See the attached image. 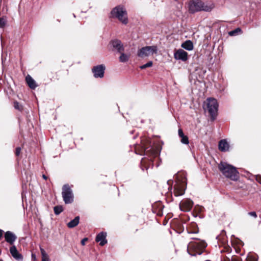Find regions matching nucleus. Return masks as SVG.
I'll return each instance as SVG.
<instances>
[{
  "label": "nucleus",
  "instance_id": "12",
  "mask_svg": "<svg viewBox=\"0 0 261 261\" xmlns=\"http://www.w3.org/2000/svg\"><path fill=\"white\" fill-rule=\"evenodd\" d=\"M106 237V232H101L97 235L95 239V241L97 242H99V244L101 246H103L107 243Z\"/></svg>",
  "mask_w": 261,
  "mask_h": 261
},
{
  "label": "nucleus",
  "instance_id": "29",
  "mask_svg": "<svg viewBox=\"0 0 261 261\" xmlns=\"http://www.w3.org/2000/svg\"><path fill=\"white\" fill-rule=\"evenodd\" d=\"M20 151H21V148L20 147H17L16 148V151H15V154L16 156H18L20 153Z\"/></svg>",
  "mask_w": 261,
  "mask_h": 261
},
{
  "label": "nucleus",
  "instance_id": "11",
  "mask_svg": "<svg viewBox=\"0 0 261 261\" xmlns=\"http://www.w3.org/2000/svg\"><path fill=\"white\" fill-rule=\"evenodd\" d=\"M176 60L186 61L188 60V53L182 49H178L174 54Z\"/></svg>",
  "mask_w": 261,
  "mask_h": 261
},
{
  "label": "nucleus",
  "instance_id": "5",
  "mask_svg": "<svg viewBox=\"0 0 261 261\" xmlns=\"http://www.w3.org/2000/svg\"><path fill=\"white\" fill-rule=\"evenodd\" d=\"M158 48L156 46H146L138 50L137 56L141 58H145L156 54Z\"/></svg>",
  "mask_w": 261,
  "mask_h": 261
},
{
  "label": "nucleus",
  "instance_id": "22",
  "mask_svg": "<svg viewBox=\"0 0 261 261\" xmlns=\"http://www.w3.org/2000/svg\"><path fill=\"white\" fill-rule=\"evenodd\" d=\"M54 212L56 215L60 214L63 211V208L62 206L58 205L56 206L54 208Z\"/></svg>",
  "mask_w": 261,
  "mask_h": 261
},
{
  "label": "nucleus",
  "instance_id": "16",
  "mask_svg": "<svg viewBox=\"0 0 261 261\" xmlns=\"http://www.w3.org/2000/svg\"><path fill=\"white\" fill-rule=\"evenodd\" d=\"M10 251L12 256L17 260H22V256L17 251L15 246H12L10 249Z\"/></svg>",
  "mask_w": 261,
  "mask_h": 261
},
{
  "label": "nucleus",
  "instance_id": "15",
  "mask_svg": "<svg viewBox=\"0 0 261 261\" xmlns=\"http://www.w3.org/2000/svg\"><path fill=\"white\" fill-rule=\"evenodd\" d=\"M229 145L226 139L221 140L219 143V149L220 151L225 152L229 150Z\"/></svg>",
  "mask_w": 261,
  "mask_h": 261
},
{
  "label": "nucleus",
  "instance_id": "6",
  "mask_svg": "<svg viewBox=\"0 0 261 261\" xmlns=\"http://www.w3.org/2000/svg\"><path fill=\"white\" fill-rule=\"evenodd\" d=\"M207 109L212 117H214L217 113L218 103L216 99L209 98L207 99Z\"/></svg>",
  "mask_w": 261,
  "mask_h": 261
},
{
  "label": "nucleus",
  "instance_id": "31",
  "mask_svg": "<svg viewBox=\"0 0 261 261\" xmlns=\"http://www.w3.org/2000/svg\"><path fill=\"white\" fill-rule=\"evenodd\" d=\"M248 214L251 216H252L254 218H256L257 217V215L256 214V213L255 212H250L248 213Z\"/></svg>",
  "mask_w": 261,
  "mask_h": 261
},
{
  "label": "nucleus",
  "instance_id": "8",
  "mask_svg": "<svg viewBox=\"0 0 261 261\" xmlns=\"http://www.w3.org/2000/svg\"><path fill=\"white\" fill-rule=\"evenodd\" d=\"M206 246L205 242L201 241H196L194 242H191L188 246V249L193 250L196 253L200 254L202 250L204 249Z\"/></svg>",
  "mask_w": 261,
  "mask_h": 261
},
{
  "label": "nucleus",
  "instance_id": "32",
  "mask_svg": "<svg viewBox=\"0 0 261 261\" xmlns=\"http://www.w3.org/2000/svg\"><path fill=\"white\" fill-rule=\"evenodd\" d=\"M88 240V239L87 238H84L83 239L82 241H81V244L82 245H85V243L86 241H87Z\"/></svg>",
  "mask_w": 261,
  "mask_h": 261
},
{
  "label": "nucleus",
  "instance_id": "33",
  "mask_svg": "<svg viewBox=\"0 0 261 261\" xmlns=\"http://www.w3.org/2000/svg\"><path fill=\"white\" fill-rule=\"evenodd\" d=\"M42 261H49L48 257H45L44 258H42Z\"/></svg>",
  "mask_w": 261,
  "mask_h": 261
},
{
  "label": "nucleus",
  "instance_id": "30",
  "mask_svg": "<svg viewBox=\"0 0 261 261\" xmlns=\"http://www.w3.org/2000/svg\"><path fill=\"white\" fill-rule=\"evenodd\" d=\"M231 261H242V260L239 257L233 256L231 258Z\"/></svg>",
  "mask_w": 261,
  "mask_h": 261
},
{
  "label": "nucleus",
  "instance_id": "10",
  "mask_svg": "<svg viewBox=\"0 0 261 261\" xmlns=\"http://www.w3.org/2000/svg\"><path fill=\"white\" fill-rule=\"evenodd\" d=\"M105 66L103 65H100L95 66L92 69L94 76L96 78H102L104 76Z\"/></svg>",
  "mask_w": 261,
  "mask_h": 261
},
{
  "label": "nucleus",
  "instance_id": "13",
  "mask_svg": "<svg viewBox=\"0 0 261 261\" xmlns=\"http://www.w3.org/2000/svg\"><path fill=\"white\" fill-rule=\"evenodd\" d=\"M5 240L10 244H13L16 239V236L12 232L8 231L5 234Z\"/></svg>",
  "mask_w": 261,
  "mask_h": 261
},
{
  "label": "nucleus",
  "instance_id": "25",
  "mask_svg": "<svg viewBox=\"0 0 261 261\" xmlns=\"http://www.w3.org/2000/svg\"><path fill=\"white\" fill-rule=\"evenodd\" d=\"M246 261H257V259L254 256L248 255L247 257Z\"/></svg>",
  "mask_w": 261,
  "mask_h": 261
},
{
  "label": "nucleus",
  "instance_id": "28",
  "mask_svg": "<svg viewBox=\"0 0 261 261\" xmlns=\"http://www.w3.org/2000/svg\"><path fill=\"white\" fill-rule=\"evenodd\" d=\"M41 252L42 258H44L45 257H48V256L46 254V253L43 249L41 248Z\"/></svg>",
  "mask_w": 261,
  "mask_h": 261
},
{
  "label": "nucleus",
  "instance_id": "27",
  "mask_svg": "<svg viewBox=\"0 0 261 261\" xmlns=\"http://www.w3.org/2000/svg\"><path fill=\"white\" fill-rule=\"evenodd\" d=\"M6 23V20L4 18H0V28H3Z\"/></svg>",
  "mask_w": 261,
  "mask_h": 261
},
{
  "label": "nucleus",
  "instance_id": "18",
  "mask_svg": "<svg viewBox=\"0 0 261 261\" xmlns=\"http://www.w3.org/2000/svg\"><path fill=\"white\" fill-rule=\"evenodd\" d=\"M25 80L30 88L33 89L36 88L37 87L36 82L30 75H27L25 77Z\"/></svg>",
  "mask_w": 261,
  "mask_h": 261
},
{
  "label": "nucleus",
  "instance_id": "14",
  "mask_svg": "<svg viewBox=\"0 0 261 261\" xmlns=\"http://www.w3.org/2000/svg\"><path fill=\"white\" fill-rule=\"evenodd\" d=\"M111 44L119 53H121L124 51V47L121 41L117 39L114 40L111 42Z\"/></svg>",
  "mask_w": 261,
  "mask_h": 261
},
{
  "label": "nucleus",
  "instance_id": "19",
  "mask_svg": "<svg viewBox=\"0 0 261 261\" xmlns=\"http://www.w3.org/2000/svg\"><path fill=\"white\" fill-rule=\"evenodd\" d=\"M181 47L188 50H192L193 49V44L191 41L187 40L181 44Z\"/></svg>",
  "mask_w": 261,
  "mask_h": 261
},
{
  "label": "nucleus",
  "instance_id": "17",
  "mask_svg": "<svg viewBox=\"0 0 261 261\" xmlns=\"http://www.w3.org/2000/svg\"><path fill=\"white\" fill-rule=\"evenodd\" d=\"M178 136L181 138L180 141L184 144L188 145L189 143L188 137L185 136L181 129L178 130Z\"/></svg>",
  "mask_w": 261,
  "mask_h": 261
},
{
  "label": "nucleus",
  "instance_id": "7",
  "mask_svg": "<svg viewBox=\"0 0 261 261\" xmlns=\"http://www.w3.org/2000/svg\"><path fill=\"white\" fill-rule=\"evenodd\" d=\"M62 196L65 203H70L73 201V195L69 185H65L63 187Z\"/></svg>",
  "mask_w": 261,
  "mask_h": 261
},
{
  "label": "nucleus",
  "instance_id": "34",
  "mask_svg": "<svg viewBox=\"0 0 261 261\" xmlns=\"http://www.w3.org/2000/svg\"><path fill=\"white\" fill-rule=\"evenodd\" d=\"M42 177L45 180L47 178V176L44 174L42 175Z\"/></svg>",
  "mask_w": 261,
  "mask_h": 261
},
{
  "label": "nucleus",
  "instance_id": "3",
  "mask_svg": "<svg viewBox=\"0 0 261 261\" xmlns=\"http://www.w3.org/2000/svg\"><path fill=\"white\" fill-rule=\"evenodd\" d=\"M111 17L117 19L124 24L128 22L127 13L124 7L119 5L114 8L111 12Z\"/></svg>",
  "mask_w": 261,
  "mask_h": 261
},
{
  "label": "nucleus",
  "instance_id": "20",
  "mask_svg": "<svg viewBox=\"0 0 261 261\" xmlns=\"http://www.w3.org/2000/svg\"><path fill=\"white\" fill-rule=\"evenodd\" d=\"M79 221L80 217L79 216H77L75 217V218L73 220H71L69 223H68L67 226L69 228H73L79 224Z\"/></svg>",
  "mask_w": 261,
  "mask_h": 261
},
{
  "label": "nucleus",
  "instance_id": "23",
  "mask_svg": "<svg viewBox=\"0 0 261 261\" xmlns=\"http://www.w3.org/2000/svg\"><path fill=\"white\" fill-rule=\"evenodd\" d=\"M241 32V30L240 28H237L234 30L231 31L229 32V35L230 36H235L238 34V33H240Z\"/></svg>",
  "mask_w": 261,
  "mask_h": 261
},
{
  "label": "nucleus",
  "instance_id": "36",
  "mask_svg": "<svg viewBox=\"0 0 261 261\" xmlns=\"http://www.w3.org/2000/svg\"><path fill=\"white\" fill-rule=\"evenodd\" d=\"M0 261H1V260H0Z\"/></svg>",
  "mask_w": 261,
  "mask_h": 261
},
{
  "label": "nucleus",
  "instance_id": "2",
  "mask_svg": "<svg viewBox=\"0 0 261 261\" xmlns=\"http://www.w3.org/2000/svg\"><path fill=\"white\" fill-rule=\"evenodd\" d=\"M215 6L213 3H204L200 0H192L189 2V8L191 13L204 11L210 12L212 11Z\"/></svg>",
  "mask_w": 261,
  "mask_h": 261
},
{
  "label": "nucleus",
  "instance_id": "9",
  "mask_svg": "<svg viewBox=\"0 0 261 261\" xmlns=\"http://www.w3.org/2000/svg\"><path fill=\"white\" fill-rule=\"evenodd\" d=\"M193 205V201L189 199L182 200L179 204V208L181 211L184 212L190 211Z\"/></svg>",
  "mask_w": 261,
  "mask_h": 261
},
{
  "label": "nucleus",
  "instance_id": "4",
  "mask_svg": "<svg viewBox=\"0 0 261 261\" xmlns=\"http://www.w3.org/2000/svg\"><path fill=\"white\" fill-rule=\"evenodd\" d=\"M180 176H183V178L181 181L178 179V181L176 182L174 186L173 191L172 192L175 197L183 195L186 189V180L184 178V175L183 174H178L177 175V177L178 178Z\"/></svg>",
  "mask_w": 261,
  "mask_h": 261
},
{
  "label": "nucleus",
  "instance_id": "24",
  "mask_svg": "<svg viewBox=\"0 0 261 261\" xmlns=\"http://www.w3.org/2000/svg\"><path fill=\"white\" fill-rule=\"evenodd\" d=\"M152 64H153V63H152V61H149L147 63H146L145 64H144V65H142V66H140V68L141 69H145L146 68L151 67L152 66Z\"/></svg>",
  "mask_w": 261,
  "mask_h": 261
},
{
  "label": "nucleus",
  "instance_id": "35",
  "mask_svg": "<svg viewBox=\"0 0 261 261\" xmlns=\"http://www.w3.org/2000/svg\"><path fill=\"white\" fill-rule=\"evenodd\" d=\"M258 181V182H259L261 184V178Z\"/></svg>",
  "mask_w": 261,
  "mask_h": 261
},
{
  "label": "nucleus",
  "instance_id": "26",
  "mask_svg": "<svg viewBox=\"0 0 261 261\" xmlns=\"http://www.w3.org/2000/svg\"><path fill=\"white\" fill-rule=\"evenodd\" d=\"M14 107L15 109H16L18 110H19V111H21L22 109V106L21 105H20L19 103L17 101L14 102Z\"/></svg>",
  "mask_w": 261,
  "mask_h": 261
},
{
  "label": "nucleus",
  "instance_id": "21",
  "mask_svg": "<svg viewBox=\"0 0 261 261\" xmlns=\"http://www.w3.org/2000/svg\"><path fill=\"white\" fill-rule=\"evenodd\" d=\"M121 54L119 57V61L122 63L126 62L128 61L129 58V55L125 54L122 52L120 53Z\"/></svg>",
  "mask_w": 261,
  "mask_h": 261
},
{
  "label": "nucleus",
  "instance_id": "1",
  "mask_svg": "<svg viewBox=\"0 0 261 261\" xmlns=\"http://www.w3.org/2000/svg\"><path fill=\"white\" fill-rule=\"evenodd\" d=\"M219 169L223 175L232 180H237L239 172L236 168L225 162H221L218 166Z\"/></svg>",
  "mask_w": 261,
  "mask_h": 261
}]
</instances>
